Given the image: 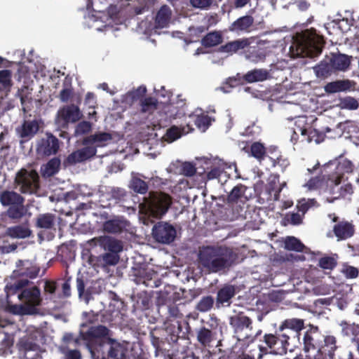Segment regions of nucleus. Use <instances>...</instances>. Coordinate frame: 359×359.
I'll return each instance as SVG.
<instances>
[{"mask_svg": "<svg viewBox=\"0 0 359 359\" xmlns=\"http://www.w3.org/2000/svg\"><path fill=\"white\" fill-rule=\"evenodd\" d=\"M197 257L200 268L208 273H217L230 268L237 255L224 245H203L199 248Z\"/></svg>", "mask_w": 359, "mask_h": 359, "instance_id": "nucleus-1", "label": "nucleus"}, {"mask_svg": "<svg viewBox=\"0 0 359 359\" xmlns=\"http://www.w3.org/2000/svg\"><path fill=\"white\" fill-rule=\"evenodd\" d=\"M111 334V330L106 326L91 327L86 332H81L85 341V346L93 359H107L104 356V338Z\"/></svg>", "mask_w": 359, "mask_h": 359, "instance_id": "nucleus-2", "label": "nucleus"}, {"mask_svg": "<svg viewBox=\"0 0 359 359\" xmlns=\"http://www.w3.org/2000/svg\"><path fill=\"white\" fill-rule=\"evenodd\" d=\"M323 45V39L316 34L315 29H306L296 41L297 55L317 57L322 53Z\"/></svg>", "mask_w": 359, "mask_h": 359, "instance_id": "nucleus-3", "label": "nucleus"}, {"mask_svg": "<svg viewBox=\"0 0 359 359\" xmlns=\"http://www.w3.org/2000/svg\"><path fill=\"white\" fill-rule=\"evenodd\" d=\"M334 166V172L323 175V179L326 178V191L330 194H334V187L339 186L342 180L344 179L346 174L352 173L354 168L353 163L347 158H339L332 161H330L325 168H331Z\"/></svg>", "mask_w": 359, "mask_h": 359, "instance_id": "nucleus-4", "label": "nucleus"}, {"mask_svg": "<svg viewBox=\"0 0 359 359\" xmlns=\"http://www.w3.org/2000/svg\"><path fill=\"white\" fill-rule=\"evenodd\" d=\"M351 58L345 54L332 53L314 67L316 75L319 77H327L337 71H346L351 65Z\"/></svg>", "mask_w": 359, "mask_h": 359, "instance_id": "nucleus-5", "label": "nucleus"}, {"mask_svg": "<svg viewBox=\"0 0 359 359\" xmlns=\"http://www.w3.org/2000/svg\"><path fill=\"white\" fill-rule=\"evenodd\" d=\"M14 183L24 194H35L40 188L39 175L35 170L21 168L15 175Z\"/></svg>", "mask_w": 359, "mask_h": 359, "instance_id": "nucleus-6", "label": "nucleus"}, {"mask_svg": "<svg viewBox=\"0 0 359 359\" xmlns=\"http://www.w3.org/2000/svg\"><path fill=\"white\" fill-rule=\"evenodd\" d=\"M83 116L79 107L74 104L61 107L57 113L55 123L61 129H67L69 123L79 121Z\"/></svg>", "mask_w": 359, "mask_h": 359, "instance_id": "nucleus-7", "label": "nucleus"}, {"mask_svg": "<svg viewBox=\"0 0 359 359\" xmlns=\"http://www.w3.org/2000/svg\"><path fill=\"white\" fill-rule=\"evenodd\" d=\"M323 335L317 326L310 325L306 330L300 341L299 344L302 346V350L304 353H309L311 351H318L320 342H323Z\"/></svg>", "mask_w": 359, "mask_h": 359, "instance_id": "nucleus-8", "label": "nucleus"}, {"mask_svg": "<svg viewBox=\"0 0 359 359\" xmlns=\"http://www.w3.org/2000/svg\"><path fill=\"white\" fill-rule=\"evenodd\" d=\"M152 236L158 243L169 244L174 241L176 237V230L166 222H158L152 229Z\"/></svg>", "mask_w": 359, "mask_h": 359, "instance_id": "nucleus-9", "label": "nucleus"}, {"mask_svg": "<svg viewBox=\"0 0 359 359\" xmlns=\"http://www.w3.org/2000/svg\"><path fill=\"white\" fill-rule=\"evenodd\" d=\"M60 149V141L50 133H46L44 137L41 138L36 147V152L43 156L55 155Z\"/></svg>", "mask_w": 359, "mask_h": 359, "instance_id": "nucleus-10", "label": "nucleus"}, {"mask_svg": "<svg viewBox=\"0 0 359 359\" xmlns=\"http://www.w3.org/2000/svg\"><path fill=\"white\" fill-rule=\"evenodd\" d=\"M287 337L285 334H278L277 331L276 333H266L261 340L265 346L259 345V351L264 354L268 353L269 350L275 351L280 348L283 351V345L287 344Z\"/></svg>", "mask_w": 359, "mask_h": 359, "instance_id": "nucleus-11", "label": "nucleus"}, {"mask_svg": "<svg viewBox=\"0 0 359 359\" xmlns=\"http://www.w3.org/2000/svg\"><path fill=\"white\" fill-rule=\"evenodd\" d=\"M147 205L157 212L165 213L172 203L170 195L163 192L151 191L149 197L145 198Z\"/></svg>", "mask_w": 359, "mask_h": 359, "instance_id": "nucleus-12", "label": "nucleus"}, {"mask_svg": "<svg viewBox=\"0 0 359 359\" xmlns=\"http://www.w3.org/2000/svg\"><path fill=\"white\" fill-rule=\"evenodd\" d=\"M83 148L77 149L68 155L64 164L67 165H75L79 163L84 162L96 155V147L92 144L84 145Z\"/></svg>", "mask_w": 359, "mask_h": 359, "instance_id": "nucleus-13", "label": "nucleus"}, {"mask_svg": "<svg viewBox=\"0 0 359 359\" xmlns=\"http://www.w3.org/2000/svg\"><path fill=\"white\" fill-rule=\"evenodd\" d=\"M338 346L337 339L332 335H323L318 351L314 354L318 359H334Z\"/></svg>", "mask_w": 359, "mask_h": 359, "instance_id": "nucleus-14", "label": "nucleus"}, {"mask_svg": "<svg viewBox=\"0 0 359 359\" xmlns=\"http://www.w3.org/2000/svg\"><path fill=\"white\" fill-rule=\"evenodd\" d=\"M18 298L25 306L34 307V314L37 313L36 306L40 305L41 299L40 290L36 286L25 288L18 294Z\"/></svg>", "mask_w": 359, "mask_h": 359, "instance_id": "nucleus-15", "label": "nucleus"}, {"mask_svg": "<svg viewBox=\"0 0 359 359\" xmlns=\"http://www.w3.org/2000/svg\"><path fill=\"white\" fill-rule=\"evenodd\" d=\"M17 358L18 359H29V352H37L39 346L31 335L25 336L16 344Z\"/></svg>", "mask_w": 359, "mask_h": 359, "instance_id": "nucleus-16", "label": "nucleus"}, {"mask_svg": "<svg viewBox=\"0 0 359 359\" xmlns=\"http://www.w3.org/2000/svg\"><path fill=\"white\" fill-rule=\"evenodd\" d=\"M304 319L297 318H286L280 324L278 331L287 330L293 333V339H297L300 342L301 332L305 328Z\"/></svg>", "mask_w": 359, "mask_h": 359, "instance_id": "nucleus-17", "label": "nucleus"}, {"mask_svg": "<svg viewBox=\"0 0 359 359\" xmlns=\"http://www.w3.org/2000/svg\"><path fill=\"white\" fill-rule=\"evenodd\" d=\"M130 223L123 217H115L103 223L102 229L104 232L109 233H121L126 231Z\"/></svg>", "mask_w": 359, "mask_h": 359, "instance_id": "nucleus-18", "label": "nucleus"}, {"mask_svg": "<svg viewBox=\"0 0 359 359\" xmlns=\"http://www.w3.org/2000/svg\"><path fill=\"white\" fill-rule=\"evenodd\" d=\"M111 336L112 332L111 331V334L104 338V344L107 341L110 345L107 354L108 359H125L128 351L127 348L119 342L112 339L111 338Z\"/></svg>", "mask_w": 359, "mask_h": 359, "instance_id": "nucleus-19", "label": "nucleus"}, {"mask_svg": "<svg viewBox=\"0 0 359 359\" xmlns=\"http://www.w3.org/2000/svg\"><path fill=\"white\" fill-rule=\"evenodd\" d=\"M333 232L338 241L346 240L353 236L354 225L348 221L342 220L333 226Z\"/></svg>", "mask_w": 359, "mask_h": 359, "instance_id": "nucleus-20", "label": "nucleus"}, {"mask_svg": "<svg viewBox=\"0 0 359 359\" xmlns=\"http://www.w3.org/2000/svg\"><path fill=\"white\" fill-rule=\"evenodd\" d=\"M236 287L232 285H225L217 291L216 298V306L219 308L221 306H229L231 304V299L236 294Z\"/></svg>", "mask_w": 359, "mask_h": 359, "instance_id": "nucleus-21", "label": "nucleus"}, {"mask_svg": "<svg viewBox=\"0 0 359 359\" xmlns=\"http://www.w3.org/2000/svg\"><path fill=\"white\" fill-rule=\"evenodd\" d=\"M251 43L252 39L250 38L238 39L221 46L219 50L220 52L232 55L239 50H242L248 48Z\"/></svg>", "mask_w": 359, "mask_h": 359, "instance_id": "nucleus-22", "label": "nucleus"}, {"mask_svg": "<svg viewBox=\"0 0 359 359\" xmlns=\"http://www.w3.org/2000/svg\"><path fill=\"white\" fill-rule=\"evenodd\" d=\"M253 24L254 18L251 15H245L231 23L229 27V30L237 34L249 32Z\"/></svg>", "mask_w": 359, "mask_h": 359, "instance_id": "nucleus-23", "label": "nucleus"}, {"mask_svg": "<svg viewBox=\"0 0 359 359\" xmlns=\"http://www.w3.org/2000/svg\"><path fill=\"white\" fill-rule=\"evenodd\" d=\"M96 240L97 244L107 252L118 253L123 250L121 242L110 236H100Z\"/></svg>", "mask_w": 359, "mask_h": 359, "instance_id": "nucleus-24", "label": "nucleus"}, {"mask_svg": "<svg viewBox=\"0 0 359 359\" xmlns=\"http://www.w3.org/2000/svg\"><path fill=\"white\" fill-rule=\"evenodd\" d=\"M39 128L36 121H24L22 126L17 128V133L21 138L28 140L37 133Z\"/></svg>", "mask_w": 359, "mask_h": 359, "instance_id": "nucleus-25", "label": "nucleus"}, {"mask_svg": "<svg viewBox=\"0 0 359 359\" xmlns=\"http://www.w3.org/2000/svg\"><path fill=\"white\" fill-rule=\"evenodd\" d=\"M0 203L3 206H11L25 203V198L20 194L10 190L0 191Z\"/></svg>", "mask_w": 359, "mask_h": 359, "instance_id": "nucleus-26", "label": "nucleus"}, {"mask_svg": "<svg viewBox=\"0 0 359 359\" xmlns=\"http://www.w3.org/2000/svg\"><path fill=\"white\" fill-rule=\"evenodd\" d=\"M299 130L303 136H306V140L309 142L313 141L318 144L324 140L325 133L330 132L331 130L328 127H326L323 130H319L317 128L310 127L309 129L300 128Z\"/></svg>", "mask_w": 359, "mask_h": 359, "instance_id": "nucleus-27", "label": "nucleus"}, {"mask_svg": "<svg viewBox=\"0 0 359 359\" xmlns=\"http://www.w3.org/2000/svg\"><path fill=\"white\" fill-rule=\"evenodd\" d=\"M112 140V135L107 132H99L90 135L83 140V145L96 144L97 147L104 146L107 142Z\"/></svg>", "mask_w": 359, "mask_h": 359, "instance_id": "nucleus-28", "label": "nucleus"}, {"mask_svg": "<svg viewBox=\"0 0 359 359\" xmlns=\"http://www.w3.org/2000/svg\"><path fill=\"white\" fill-rule=\"evenodd\" d=\"M32 89L27 86H23L18 89L17 96L20 97L22 105V109L24 113H27L31 110L32 106Z\"/></svg>", "mask_w": 359, "mask_h": 359, "instance_id": "nucleus-29", "label": "nucleus"}, {"mask_svg": "<svg viewBox=\"0 0 359 359\" xmlns=\"http://www.w3.org/2000/svg\"><path fill=\"white\" fill-rule=\"evenodd\" d=\"M243 76L245 83L264 81L270 77L269 71L265 69H254L248 72Z\"/></svg>", "mask_w": 359, "mask_h": 359, "instance_id": "nucleus-30", "label": "nucleus"}, {"mask_svg": "<svg viewBox=\"0 0 359 359\" xmlns=\"http://www.w3.org/2000/svg\"><path fill=\"white\" fill-rule=\"evenodd\" d=\"M61 161L57 157L49 160L46 164L41 168V173L43 177H50L58 172Z\"/></svg>", "mask_w": 359, "mask_h": 359, "instance_id": "nucleus-31", "label": "nucleus"}, {"mask_svg": "<svg viewBox=\"0 0 359 359\" xmlns=\"http://www.w3.org/2000/svg\"><path fill=\"white\" fill-rule=\"evenodd\" d=\"M230 325L236 330H242L249 327L252 329V320L243 312H240L230 318Z\"/></svg>", "mask_w": 359, "mask_h": 359, "instance_id": "nucleus-32", "label": "nucleus"}, {"mask_svg": "<svg viewBox=\"0 0 359 359\" xmlns=\"http://www.w3.org/2000/svg\"><path fill=\"white\" fill-rule=\"evenodd\" d=\"M171 10L167 5L162 6L156 13L155 22L157 27H165L171 17Z\"/></svg>", "mask_w": 359, "mask_h": 359, "instance_id": "nucleus-33", "label": "nucleus"}, {"mask_svg": "<svg viewBox=\"0 0 359 359\" xmlns=\"http://www.w3.org/2000/svg\"><path fill=\"white\" fill-rule=\"evenodd\" d=\"M244 84L243 76L238 73L236 76L227 78L218 89L224 93H228L231 91L232 88Z\"/></svg>", "mask_w": 359, "mask_h": 359, "instance_id": "nucleus-34", "label": "nucleus"}, {"mask_svg": "<svg viewBox=\"0 0 359 359\" xmlns=\"http://www.w3.org/2000/svg\"><path fill=\"white\" fill-rule=\"evenodd\" d=\"M266 57V50L259 47H251L245 53V58L255 64L264 62Z\"/></svg>", "mask_w": 359, "mask_h": 359, "instance_id": "nucleus-35", "label": "nucleus"}, {"mask_svg": "<svg viewBox=\"0 0 359 359\" xmlns=\"http://www.w3.org/2000/svg\"><path fill=\"white\" fill-rule=\"evenodd\" d=\"M151 296L147 291H141L134 296L133 306L136 310L145 311L149 309Z\"/></svg>", "mask_w": 359, "mask_h": 359, "instance_id": "nucleus-36", "label": "nucleus"}, {"mask_svg": "<svg viewBox=\"0 0 359 359\" xmlns=\"http://www.w3.org/2000/svg\"><path fill=\"white\" fill-rule=\"evenodd\" d=\"M341 333L344 336L351 337L352 341L359 344V325L343 323L341 324Z\"/></svg>", "mask_w": 359, "mask_h": 359, "instance_id": "nucleus-37", "label": "nucleus"}, {"mask_svg": "<svg viewBox=\"0 0 359 359\" xmlns=\"http://www.w3.org/2000/svg\"><path fill=\"white\" fill-rule=\"evenodd\" d=\"M284 248L289 251L302 252L305 245L294 236H287L284 240Z\"/></svg>", "mask_w": 359, "mask_h": 359, "instance_id": "nucleus-38", "label": "nucleus"}, {"mask_svg": "<svg viewBox=\"0 0 359 359\" xmlns=\"http://www.w3.org/2000/svg\"><path fill=\"white\" fill-rule=\"evenodd\" d=\"M349 88V81L340 80L327 83L325 86V90L327 93H334L346 90Z\"/></svg>", "mask_w": 359, "mask_h": 359, "instance_id": "nucleus-39", "label": "nucleus"}, {"mask_svg": "<svg viewBox=\"0 0 359 359\" xmlns=\"http://www.w3.org/2000/svg\"><path fill=\"white\" fill-rule=\"evenodd\" d=\"M213 339L212 331L205 327H202L197 331V340L203 346H210Z\"/></svg>", "mask_w": 359, "mask_h": 359, "instance_id": "nucleus-40", "label": "nucleus"}, {"mask_svg": "<svg viewBox=\"0 0 359 359\" xmlns=\"http://www.w3.org/2000/svg\"><path fill=\"white\" fill-rule=\"evenodd\" d=\"M222 42V36L218 32H212L207 34L201 40L202 45L205 48H210L220 44Z\"/></svg>", "mask_w": 359, "mask_h": 359, "instance_id": "nucleus-41", "label": "nucleus"}, {"mask_svg": "<svg viewBox=\"0 0 359 359\" xmlns=\"http://www.w3.org/2000/svg\"><path fill=\"white\" fill-rule=\"evenodd\" d=\"M31 231L22 225L9 227L7 229V235L13 238H25L30 236Z\"/></svg>", "mask_w": 359, "mask_h": 359, "instance_id": "nucleus-42", "label": "nucleus"}, {"mask_svg": "<svg viewBox=\"0 0 359 359\" xmlns=\"http://www.w3.org/2000/svg\"><path fill=\"white\" fill-rule=\"evenodd\" d=\"M266 148L259 142H253L250 146V155L261 163L266 158Z\"/></svg>", "mask_w": 359, "mask_h": 359, "instance_id": "nucleus-43", "label": "nucleus"}, {"mask_svg": "<svg viewBox=\"0 0 359 359\" xmlns=\"http://www.w3.org/2000/svg\"><path fill=\"white\" fill-rule=\"evenodd\" d=\"M158 104V102L155 97H144L140 101L141 112L151 114L157 109Z\"/></svg>", "mask_w": 359, "mask_h": 359, "instance_id": "nucleus-44", "label": "nucleus"}, {"mask_svg": "<svg viewBox=\"0 0 359 359\" xmlns=\"http://www.w3.org/2000/svg\"><path fill=\"white\" fill-rule=\"evenodd\" d=\"M55 223V215L50 213L39 215L36 219V226L41 229H51Z\"/></svg>", "mask_w": 359, "mask_h": 359, "instance_id": "nucleus-45", "label": "nucleus"}, {"mask_svg": "<svg viewBox=\"0 0 359 359\" xmlns=\"http://www.w3.org/2000/svg\"><path fill=\"white\" fill-rule=\"evenodd\" d=\"M246 189L247 187L245 185L242 184H237L227 195V202L229 203H237L244 196Z\"/></svg>", "mask_w": 359, "mask_h": 359, "instance_id": "nucleus-46", "label": "nucleus"}, {"mask_svg": "<svg viewBox=\"0 0 359 359\" xmlns=\"http://www.w3.org/2000/svg\"><path fill=\"white\" fill-rule=\"evenodd\" d=\"M12 72L8 69L0 71V90L9 92L13 86Z\"/></svg>", "mask_w": 359, "mask_h": 359, "instance_id": "nucleus-47", "label": "nucleus"}, {"mask_svg": "<svg viewBox=\"0 0 359 359\" xmlns=\"http://www.w3.org/2000/svg\"><path fill=\"white\" fill-rule=\"evenodd\" d=\"M133 280L136 284H144L147 285V281L151 280V274L149 273L145 269L133 268Z\"/></svg>", "mask_w": 359, "mask_h": 359, "instance_id": "nucleus-48", "label": "nucleus"}, {"mask_svg": "<svg viewBox=\"0 0 359 359\" xmlns=\"http://www.w3.org/2000/svg\"><path fill=\"white\" fill-rule=\"evenodd\" d=\"M190 118H193L194 124L198 128L205 131L211 125V118L208 114H201V115L191 114Z\"/></svg>", "mask_w": 359, "mask_h": 359, "instance_id": "nucleus-49", "label": "nucleus"}, {"mask_svg": "<svg viewBox=\"0 0 359 359\" xmlns=\"http://www.w3.org/2000/svg\"><path fill=\"white\" fill-rule=\"evenodd\" d=\"M119 260L118 253L105 252L98 257V262L102 266L116 265Z\"/></svg>", "mask_w": 359, "mask_h": 359, "instance_id": "nucleus-50", "label": "nucleus"}, {"mask_svg": "<svg viewBox=\"0 0 359 359\" xmlns=\"http://www.w3.org/2000/svg\"><path fill=\"white\" fill-rule=\"evenodd\" d=\"M215 299L211 295L203 297L196 305V309L201 313L210 311L214 306Z\"/></svg>", "mask_w": 359, "mask_h": 359, "instance_id": "nucleus-51", "label": "nucleus"}, {"mask_svg": "<svg viewBox=\"0 0 359 359\" xmlns=\"http://www.w3.org/2000/svg\"><path fill=\"white\" fill-rule=\"evenodd\" d=\"M82 319L83 323L81 325L82 327H89L88 328H90L91 327H95L93 325L98 323L99 314L98 313H95L93 311H90L88 312L85 311L82 313ZM88 330L89 329H88L86 331Z\"/></svg>", "mask_w": 359, "mask_h": 359, "instance_id": "nucleus-52", "label": "nucleus"}, {"mask_svg": "<svg viewBox=\"0 0 359 359\" xmlns=\"http://www.w3.org/2000/svg\"><path fill=\"white\" fill-rule=\"evenodd\" d=\"M130 188L135 193L145 194L148 191L147 183L137 177L131 179Z\"/></svg>", "mask_w": 359, "mask_h": 359, "instance_id": "nucleus-53", "label": "nucleus"}, {"mask_svg": "<svg viewBox=\"0 0 359 359\" xmlns=\"http://www.w3.org/2000/svg\"><path fill=\"white\" fill-rule=\"evenodd\" d=\"M26 210L24 203L9 206L6 215L12 219H20L25 215Z\"/></svg>", "mask_w": 359, "mask_h": 359, "instance_id": "nucleus-54", "label": "nucleus"}, {"mask_svg": "<svg viewBox=\"0 0 359 359\" xmlns=\"http://www.w3.org/2000/svg\"><path fill=\"white\" fill-rule=\"evenodd\" d=\"M73 93L71 81L65 78L63 82V88L61 90L59 95L60 101L62 102H68L72 97Z\"/></svg>", "mask_w": 359, "mask_h": 359, "instance_id": "nucleus-55", "label": "nucleus"}, {"mask_svg": "<svg viewBox=\"0 0 359 359\" xmlns=\"http://www.w3.org/2000/svg\"><path fill=\"white\" fill-rule=\"evenodd\" d=\"M39 271V267L31 266L25 268V269L15 270L13 274L16 276H27L33 279L38 276Z\"/></svg>", "mask_w": 359, "mask_h": 359, "instance_id": "nucleus-56", "label": "nucleus"}, {"mask_svg": "<svg viewBox=\"0 0 359 359\" xmlns=\"http://www.w3.org/2000/svg\"><path fill=\"white\" fill-rule=\"evenodd\" d=\"M223 175L226 176V172L223 166L220 165H213L210 170L207 172V178L209 180L217 179L220 182Z\"/></svg>", "mask_w": 359, "mask_h": 359, "instance_id": "nucleus-57", "label": "nucleus"}, {"mask_svg": "<svg viewBox=\"0 0 359 359\" xmlns=\"http://www.w3.org/2000/svg\"><path fill=\"white\" fill-rule=\"evenodd\" d=\"M182 133L179 128L176 126H172L167 130L165 134L163 137V140L168 143H171L179 139Z\"/></svg>", "mask_w": 359, "mask_h": 359, "instance_id": "nucleus-58", "label": "nucleus"}, {"mask_svg": "<svg viewBox=\"0 0 359 359\" xmlns=\"http://www.w3.org/2000/svg\"><path fill=\"white\" fill-rule=\"evenodd\" d=\"M339 104L341 109L348 110H355L359 107L358 100L351 96H347L341 99Z\"/></svg>", "mask_w": 359, "mask_h": 359, "instance_id": "nucleus-59", "label": "nucleus"}, {"mask_svg": "<svg viewBox=\"0 0 359 359\" xmlns=\"http://www.w3.org/2000/svg\"><path fill=\"white\" fill-rule=\"evenodd\" d=\"M334 187L335 191V194H334L335 195L334 196V198H338L339 197H345L346 195H350L353 193V186L350 183H347L340 187H339V186H334Z\"/></svg>", "mask_w": 359, "mask_h": 359, "instance_id": "nucleus-60", "label": "nucleus"}, {"mask_svg": "<svg viewBox=\"0 0 359 359\" xmlns=\"http://www.w3.org/2000/svg\"><path fill=\"white\" fill-rule=\"evenodd\" d=\"M11 311L14 314L19 315H32L34 314L33 306H25L22 304L20 305H13L11 306Z\"/></svg>", "mask_w": 359, "mask_h": 359, "instance_id": "nucleus-61", "label": "nucleus"}, {"mask_svg": "<svg viewBox=\"0 0 359 359\" xmlns=\"http://www.w3.org/2000/svg\"><path fill=\"white\" fill-rule=\"evenodd\" d=\"M318 266L323 269L332 270L337 266V262L333 257L325 256L319 259Z\"/></svg>", "mask_w": 359, "mask_h": 359, "instance_id": "nucleus-62", "label": "nucleus"}, {"mask_svg": "<svg viewBox=\"0 0 359 359\" xmlns=\"http://www.w3.org/2000/svg\"><path fill=\"white\" fill-rule=\"evenodd\" d=\"M91 130V123L86 121H83L79 123L74 130V136L78 137L79 135H85L88 133Z\"/></svg>", "mask_w": 359, "mask_h": 359, "instance_id": "nucleus-63", "label": "nucleus"}, {"mask_svg": "<svg viewBox=\"0 0 359 359\" xmlns=\"http://www.w3.org/2000/svg\"><path fill=\"white\" fill-rule=\"evenodd\" d=\"M266 158H268L271 161V165L276 161L278 160V157L281 156L278 148L275 146L269 147L266 149Z\"/></svg>", "mask_w": 359, "mask_h": 359, "instance_id": "nucleus-64", "label": "nucleus"}]
</instances>
